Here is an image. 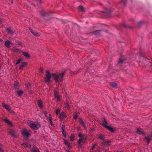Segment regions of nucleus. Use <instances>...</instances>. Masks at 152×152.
Wrapping results in <instances>:
<instances>
[{
    "mask_svg": "<svg viewBox=\"0 0 152 152\" xmlns=\"http://www.w3.org/2000/svg\"><path fill=\"white\" fill-rule=\"evenodd\" d=\"M64 74L65 72H63L61 73H59L58 75L53 73L51 75L49 71H47L45 82H49L51 78V76L53 78L54 80L56 82H59V81H62Z\"/></svg>",
    "mask_w": 152,
    "mask_h": 152,
    "instance_id": "f257e3e1",
    "label": "nucleus"
},
{
    "mask_svg": "<svg viewBox=\"0 0 152 152\" xmlns=\"http://www.w3.org/2000/svg\"><path fill=\"white\" fill-rule=\"evenodd\" d=\"M29 124L30 127L31 129L35 130L38 129V128L40 127L41 126L39 124L37 123L36 124H35L31 121H30Z\"/></svg>",
    "mask_w": 152,
    "mask_h": 152,
    "instance_id": "f03ea898",
    "label": "nucleus"
},
{
    "mask_svg": "<svg viewBox=\"0 0 152 152\" xmlns=\"http://www.w3.org/2000/svg\"><path fill=\"white\" fill-rule=\"evenodd\" d=\"M40 13L42 16L45 17L50 15L52 13L51 12H46L42 10L40 12Z\"/></svg>",
    "mask_w": 152,
    "mask_h": 152,
    "instance_id": "7ed1b4c3",
    "label": "nucleus"
},
{
    "mask_svg": "<svg viewBox=\"0 0 152 152\" xmlns=\"http://www.w3.org/2000/svg\"><path fill=\"white\" fill-rule=\"evenodd\" d=\"M102 125L105 128H107L108 126V123L105 120L104 118L102 119Z\"/></svg>",
    "mask_w": 152,
    "mask_h": 152,
    "instance_id": "20e7f679",
    "label": "nucleus"
},
{
    "mask_svg": "<svg viewBox=\"0 0 152 152\" xmlns=\"http://www.w3.org/2000/svg\"><path fill=\"white\" fill-rule=\"evenodd\" d=\"M64 142L65 145L67 146L69 149L72 148V147L70 145L69 141L66 139H64Z\"/></svg>",
    "mask_w": 152,
    "mask_h": 152,
    "instance_id": "39448f33",
    "label": "nucleus"
},
{
    "mask_svg": "<svg viewBox=\"0 0 152 152\" xmlns=\"http://www.w3.org/2000/svg\"><path fill=\"white\" fill-rule=\"evenodd\" d=\"M22 134L25 138H28L30 135V133L28 132L25 130H24L23 131Z\"/></svg>",
    "mask_w": 152,
    "mask_h": 152,
    "instance_id": "423d86ee",
    "label": "nucleus"
},
{
    "mask_svg": "<svg viewBox=\"0 0 152 152\" xmlns=\"http://www.w3.org/2000/svg\"><path fill=\"white\" fill-rule=\"evenodd\" d=\"M54 97L55 98L57 99L58 101H59L60 100V99L58 93L56 90L54 91Z\"/></svg>",
    "mask_w": 152,
    "mask_h": 152,
    "instance_id": "0eeeda50",
    "label": "nucleus"
},
{
    "mask_svg": "<svg viewBox=\"0 0 152 152\" xmlns=\"http://www.w3.org/2000/svg\"><path fill=\"white\" fill-rule=\"evenodd\" d=\"M151 140L150 137L149 136H145L144 137V140L145 141L148 145L149 143Z\"/></svg>",
    "mask_w": 152,
    "mask_h": 152,
    "instance_id": "6e6552de",
    "label": "nucleus"
},
{
    "mask_svg": "<svg viewBox=\"0 0 152 152\" xmlns=\"http://www.w3.org/2000/svg\"><path fill=\"white\" fill-rule=\"evenodd\" d=\"M3 121L5 122L7 124H8L9 125L12 126V122L10 121L7 118H5L3 119Z\"/></svg>",
    "mask_w": 152,
    "mask_h": 152,
    "instance_id": "1a4fd4ad",
    "label": "nucleus"
},
{
    "mask_svg": "<svg viewBox=\"0 0 152 152\" xmlns=\"http://www.w3.org/2000/svg\"><path fill=\"white\" fill-rule=\"evenodd\" d=\"M6 31L8 33L10 34V35H12L14 33V31L12 30L11 28H7L6 30Z\"/></svg>",
    "mask_w": 152,
    "mask_h": 152,
    "instance_id": "9d476101",
    "label": "nucleus"
},
{
    "mask_svg": "<svg viewBox=\"0 0 152 152\" xmlns=\"http://www.w3.org/2000/svg\"><path fill=\"white\" fill-rule=\"evenodd\" d=\"M102 30H97L93 32V34L95 35L96 36H99L100 35V33Z\"/></svg>",
    "mask_w": 152,
    "mask_h": 152,
    "instance_id": "9b49d317",
    "label": "nucleus"
},
{
    "mask_svg": "<svg viewBox=\"0 0 152 152\" xmlns=\"http://www.w3.org/2000/svg\"><path fill=\"white\" fill-rule=\"evenodd\" d=\"M79 122L80 124L82 125L83 127L84 128L86 129V126L85 124L84 123L83 120L81 118H79Z\"/></svg>",
    "mask_w": 152,
    "mask_h": 152,
    "instance_id": "f8f14e48",
    "label": "nucleus"
},
{
    "mask_svg": "<svg viewBox=\"0 0 152 152\" xmlns=\"http://www.w3.org/2000/svg\"><path fill=\"white\" fill-rule=\"evenodd\" d=\"M11 44V43L10 42V41L9 40H7L5 43L4 45L6 47H7V48H9L10 47V44Z\"/></svg>",
    "mask_w": 152,
    "mask_h": 152,
    "instance_id": "ddd939ff",
    "label": "nucleus"
},
{
    "mask_svg": "<svg viewBox=\"0 0 152 152\" xmlns=\"http://www.w3.org/2000/svg\"><path fill=\"white\" fill-rule=\"evenodd\" d=\"M14 88L15 89H18L19 88V83L17 82H15L14 84Z\"/></svg>",
    "mask_w": 152,
    "mask_h": 152,
    "instance_id": "4468645a",
    "label": "nucleus"
},
{
    "mask_svg": "<svg viewBox=\"0 0 152 152\" xmlns=\"http://www.w3.org/2000/svg\"><path fill=\"white\" fill-rule=\"evenodd\" d=\"M142 129H140L139 128H137V133L140 134H142L144 135H145V134L142 132L141 130H142Z\"/></svg>",
    "mask_w": 152,
    "mask_h": 152,
    "instance_id": "2eb2a0df",
    "label": "nucleus"
},
{
    "mask_svg": "<svg viewBox=\"0 0 152 152\" xmlns=\"http://www.w3.org/2000/svg\"><path fill=\"white\" fill-rule=\"evenodd\" d=\"M65 117H66L65 113L64 112H61L60 114L59 118L62 119Z\"/></svg>",
    "mask_w": 152,
    "mask_h": 152,
    "instance_id": "dca6fc26",
    "label": "nucleus"
},
{
    "mask_svg": "<svg viewBox=\"0 0 152 152\" xmlns=\"http://www.w3.org/2000/svg\"><path fill=\"white\" fill-rule=\"evenodd\" d=\"M23 93V91L21 90H18L17 91V94L19 97L21 96Z\"/></svg>",
    "mask_w": 152,
    "mask_h": 152,
    "instance_id": "f3484780",
    "label": "nucleus"
},
{
    "mask_svg": "<svg viewBox=\"0 0 152 152\" xmlns=\"http://www.w3.org/2000/svg\"><path fill=\"white\" fill-rule=\"evenodd\" d=\"M31 152H40L39 150L35 147L32 148L31 150Z\"/></svg>",
    "mask_w": 152,
    "mask_h": 152,
    "instance_id": "a211bd4d",
    "label": "nucleus"
},
{
    "mask_svg": "<svg viewBox=\"0 0 152 152\" xmlns=\"http://www.w3.org/2000/svg\"><path fill=\"white\" fill-rule=\"evenodd\" d=\"M26 64L27 63L26 62H24L23 63L20 64L19 69H23L26 65Z\"/></svg>",
    "mask_w": 152,
    "mask_h": 152,
    "instance_id": "6ab92c4d",
    "label": "nucleus"
},
{
    "mask_svg": "<svg viewBox=\"0 0 152 152\" xmlns=\"http://www.w3.org/2000/svg\"><path fill=\"white\" fill-rule=\"evenodd\" d=\"M3 106L8 111H10V107L8 105L5 104H2Z\"/></svg>",
    "mask_w": 152,
    "mask_h": 152,
    "instance_id": "aec40b11",
    "label": "nucleus"
},
{
    "mask_svg": "<svg viewBox=\"0 0 152 152\" xmlns=\"http://www.w3.org/2000/svg\"><path fill=\"white\" fill-rule=\"evenodd\" d=\"M110 85L113 87L115 88H117V84L114 82H110Z\"/></svg>",
    "mask_w": 152,
    "mask_h": 152,
    "instance_id": "412c9836",
    "label": "nucleus"
},
{
    "mask_svg": "<svg viewBox=\"0 0 152 152\" xmlns=\"http://www.w3.org/2000/svg\"><path fill=\"white\" fill-rule=\"evenodd\" d=\"M38 105L40 108H42V102L40 99L37 102Z\"/></svg>",
    "mask_w": 152,
    "mask_h": 152,
    "instance_id": "4be33fe9",
    "label": "nucleus"
},
{
    "mask_svg": "<svg viewBox=\"0 0 152 152\" xmlns=\"http://www.w3.org/2000/svg\"><path fill=\"white\" fill-rule=\"evenodd\" d=\"M32 34L34 36L36 37H39L40 36V34L39 33L37 32V31H34Z\"/></svg>",
    "mask_w": 152,
    "mask_h": 152,
    "instance_id": "5701e85b",
    "label": "nucleus"
},
{
    "mask_svg": "<svg viewBox=\"0 0 152 152\" xmlns=\"http://www.w3.org/2000/svg\"><path fill=\"white\" fill-rule=\"evenodd\" d=\"M23 54L26 58H29L30 57V56L27 52H23Z\"/></svg>",
    "mask_w": 152,
    "mask_h": 152,
    "instance_id": "b1692460",
    "label": "nucleus"
},
{
    "mask_svg": "<svg viewBox=\"0 0 152 152\" xmlns=\"http://www.w3.org/2000/svg\"><path fill=\"white\" fill-rule=\"evenodd\" d=\"M106 129H108L111 132H114L115 131V130L114 129H113L112 128L108 126L107 127V128Z\"/></svg>",
    "mask_w": 152,
    "mask_h": 152,
    "instance_id": "393cba45",
    "label": "nucleus"
},
{
    "mask_svg": "<svg viewBox=\"0 0 152 152\" xmlns=\"http://www.w3.org/2000/svg\"><path fill=\"white\" fill-rule=\"evenodd\" d=\"M110 142V141H106L102 142V144L104 146L108 145H109V143Z\"/></svg>",
    "mask_w": 152,
    "mask_h": 152,
    "instance_id": "a878e982",
    "label": "nucleus"
},
{
    "mask_svg": "<svg viewBox=\"0 0 152 152\" xmlns=\"http://www.w3.org/2000/svg\"><path fill=\"white\" fill-rule=\"evenodd\" d=\"M80 139H79L77 141V142L78 144V146L79 148H81L83 145V144H82L81 143V142L80 141Z\"/></svg>",
    "mask_w": 152,
    "mask_h": 152,
    "instance_id": "bb28decb",
    "label": "nucleus"
},
{
    "mask_svg": "<svg viewBox=\"0 0 152 152\" xmlns=\"http://www.w3.org/2000/svg\"><path fill=\"white\" fill-rule=\"evenodd\" d=\"M99 137L100 139H101L102 140H104V137L103 134H101L99 135Z\"/></svg>",
    "mask_w": 152,
    "mask_h": 152,
    "instance_id": "cd10ccee",
    "label": "nucleus"
},
{
    "mask_svg": "<svg viewBox=\"0 0 152 152\" xmlns=\"http://www.w3.org/2000/svg\"><path fill=\"white\" fill-rule=\"evenodd\" d=\"M75 136L74 134H72L70 137V138L71 141H73L74 140Z\"/></svg>",
    "mask_w": 152,
    "mask_h": 152,
    "instance_id": "c85d7f7f",
    "label": "nucleus"
},
{
    "mask_svg": "<svg viewBox=\"0 0 152 152\" xmlns=\"http://www.w3.org/2000/svg\"><path fill=\"white\" fill-rule=\"evenodd\" d=\"M79 139H81L80 141L81 142H83V143H84L86 142V139L84 137L80 138Z\"/></svg>",
    "mask_w": 152,
    "mask_h": 152,
    "instance_id": "c756f323",
    "label": "nucleus"
},
{
    "mask_svg": "<svg viewBox=\"0 0 152 152\" xmlns=\"http://www.w3.org/2000/svg\"><path fill=\"white\" fill-rule=\"evenodd\" d=\"M23 145L25 146L28 147H31V145L30 144L27 142L23 143Z\"/></svg>",
    "mask_w": 152,
    "mask_h": 152,
    "instance_id": "7c9ffc66",
    "label": "nucleus"
},
{
    "mask_svg": "<svg viewBox=\"0 0 152 152\" xmlns=\"http://www.w3.org/2000/svg\"><path fill=\"white\" fill-rule=\"evenodd\" d=\"M78 9L79 10L81 11L82 12L84 11V8L83 6H79L78 7Z\"/></svg>",
    "mask_w": 152,
    "mask_h": 152,
    "instance_id": "2f4dec72",
    "label": "nucleus"
},
{
    "mask_svg": "<svg viewBox=\"0 0 152 152\" xmlns=\"http://www.w3.org/2000/svg\"><path fill=\"white\" fill-rule=\"evenodd\" d=\"M103 12V13H108L110 12V10L107 8H105V10Z\"/></svg>",
    "mask_w": 152,
    "mask_h": 152,
    "instance_id": "473e14b6",
    "label": "nucleus"
},
{
    "mask_svg": "<svg viewBox=\"0 0 152 152\" xmlns=\"http://www.w3.org/2000/svg\"><path fill=\"white\" fill-rule=\"evenodd\" d=\"M124 61V59H122L121 58H120L119 61L118 62V64H119L121 65V64Z\"/></svg>",
    "mask_w": 152,
    "mask_h": 152,
    "instance_id": "72a5a7b5",
    "label": "nucleus"
},
{
    "mask_svg": "<svg viewBox=\"0 0 152 152\" xmlns=\"http://www.w3.org/2000/svg\"><path fill=\"white\" fill-rule=\"evenodd\" d=\"M61 110L60 109L58 108L56 109V114L57 115H58L59 113L60 112Z\"/></svg>",
    "mask_w": 152,
    "mask_h": 152,
    "instance_id": "f704fd0d",
    "label": "nucleus"
},
{
    "mask_svg": "<svg viewBox=\"0 0 152 152\" xmlns=\"http://www.w3.org/2000/svg\"><path fill=\"white\" fill-rule=\"evenodd\" d=\"M22 60V58H19L18 60H17V62L16 63V64H19L20 61Z\"/></svg>",
    "mask_w": 152,
    "mask_h": 152,
    "instance_id": "c9c22d12",
    "label": "nucleus"
},
{
    "mask_svg": "<svg viewBox=\"0 0 152 152\" xmlns=\"http://www.w3.org/2000/svg\"><path fill=\"white\" fill-rule=\"evenodd\" d=\"M126 0H123L121 1V3L123 4L124 6H125L126 5Z\"/></svg>",
    "mask_w": 152,
    "mask_h": 152,
    "instance_id": "e433bc0d",
    "label": "nucleus"
},
{
    "mask_svg": "<svg viewBox=\"0 0 152 152\" xmlns=\"http://www.w3.org/2000/svg\"><path fill=\"white\" fill-rule=\"evenodd\" d=\"M13 50L14 51L16 52H20V50L18 48H14Z\"/></svg>",
    "mask_w": 152,
    "mask_h": 152,
    "instance_id": "4c0bfd02",
    "label": "nucleus"
},
{
    "mask_svg": "<svg viewBox=\"0 0 152 152\" xmlns=\"http://www.w3.org/2000/svg\"><path fill=\"white\" fill-rule=\"evenodd\" d=\"M31 84L29 83H28L26 84V86L28 88H30L31 86Z\"/></svg>",
    "mask_w": 152,
    "mask_h": 152,
    "instance_id": "58836bf2",
    "label": "nucleus"
},
{
    "mask_svg": "<svg viewBox=\"0 0 152 152\" xmlns=\"http://www.w3.org/2000/svg\"><path fill=\"white\" fill-rule=\"evenodd\" d=\"M62 132H64V131H65V127L64 125H63L61 127Z\"/></svg>",
    "mask_w": 152,
    "mask_h": 152,
    "instance_id": "ea45409f",
    "label": "nucleus"
},
{
    "mask_svg": "<svg viewBox=\"0 0 152 152\" xmlns=\"http://www.w3.org/2000/svg\"><path fill=\"white\" fill-rule=\"evenodd\" d=\"M49 121L50 122L51 125L52 126H53V122H52V118L51 117H50L49 119Z\"/></svg>",
    "mask_w": 152,
    "mask_h": 152,
    "instance_id": "a19ab883",
    "label": "nucleus"
},
{
    "mask_svg": "<svg viewBox=\"0 0 152 152\" xmlns=\"http://www.w3.org/2000/svg\"><path fill=\"white\" fill-rule=\"evenodd\" d=\"M10 132L12 136H14L15 135V132L11 130Z\"/></svg>",
    "mask_w": 152,
    "mask_h": 152,
    "instance_id": "79ce46f5",
    "label": "nucleus"
},
{
    "mask_svg": "<svg viewBox=\"0 0 152 152\" xmlns=\"http://www.w3.org/2000/svg\"><path fill=\"white\" fill-rule=\"evenodd\" d=\"M43 114L45 115V116L46 117H47V112L46 111H43Z\"/></svg>",
    "mask_w": 152,
    "mask_h": 152,
    "instance_id": "37998d69",
    "label": "nucleus"
},
{
    "mask_svg": "<svg viewBox=\"0 0 152 152\" xmlns=\"http://www.w3.org/2000/svg\"><path fill=\"white\" fill-rule=\"evenodd\" d=\"M62 132V134L63 135H64V137L65 138H66V134L65 133V131H64V132Z\"/></svg>",
    "mask_w": 152,
    "mask_h": 152,
    "instance_id": "c03bdc74",
    "label": "nucleus"
},
{
    "mask_svg": "<svg viewBox=\"0 0 152 152\" xmlns=\"http://www.w3.org/2000/svg\"><path fill=\"white\" fill-rule=\"evenodd\" d=\"M78 117V115L77 114H75L74 116V118L75 119H76Z\"/></svg>",
    "mask_w": 152,
    "mask_h": 152,
    "instance_id": "a18cd8bd",
    "label": "nucleus"
},
{
    "mask_svg": "<svg viewBox=\"0 0 152 152\" xmlns=\"http://www.w3.org/2000/svg\"><path fill=\"white\" fill-rule=\"evenodd\" d=\"M121 26L122 27H124L125 28H127L126 26L125 25L124 23H122L121 24Z\"/></svg>",
    "mask_w": 152,
    "mask_h": 152,
    "instance_id": "49530a36",
    "label": "nucleus"
},
{
    "mask_svg": "<svg viewBox=\"0 0 152 152\" xmlns=\"http://www.w3.org/2000/svg\"><path fill=\"white\" fill-rule=\"evenodd\" d=\"M83 135L81 134H79L78 135V136L80 138H82V137L83 136Z\"/></svg>",
    "mask_w": 152,
    "mask_h": 152,
    "instance_id": "de8ad7c7",
    "label": "nucleus"
},
{
    "mask_svg": "<svg viewBox=\"0 0 152 152\" xmlns=\"http://www.w3.org/2000/svg\"><path fill=\"white\" fill-rule=\"evenodd\" d=\"M17 44L18 45H21L22 46V43L20 42H18Z\"/></svg>",
    "mask_w": 152,
    "mask_h": 152,
    "instance_id": "09e8293b",
    "label": "nucleus"
},
{
    "mask_svg": "<svg viewBox=\"0 0 152 152\" xmlns=\"http://www.w3.org/2000/svg\"><path fill=\"white\" fill-rule=\"evenodd\" d=\"M95 146H96V145L95 144L93 145L92 148H91L92 150H93L95 148Z\"/></svg>",
    "mask_w": 152,
    "mask_h": 152,
    "instance_id": "8fccbe9b",
    "label": "nucleus"
},
{
    "mask_svg": "<svg viewBox=\"0 0 152 152\" xmlns=\"http://www.w3.org/2000/svg\"><path fill=\"white\" fill-rule=\"evenodd\" d=\"M38 4H40L41 3V1L40 0H36Z\"/></svg>",
    "mask_w": 152,
    "mask_h": 152,
    "instance_id": "3c124183",
    "label": "nucleus"
},
{
    "mask_svg": "<svg viewBox=\"0 0 152 152\" xmlns=\"http://www.w3.org/2000/svg\"><path fill=\"white\" fill-rule=\"evenodd\" d=\"M29 30L32 33L33 31H34L33 30H32L31 28H29Z\"/></svg>",
    "mask_w": 152,
    "mask_h": 152,
    "instance_id": "603ef678",
    "label": "nucleus"
},
{
    "mask_svg": "<svg viewBox=\"0 0 152 152\" xmlns=\"http://www.w3.org/2000/svg\"><path fill=\"white\" fill-rule=\"evenodd\" d=\"M66 107H67V108H69V105L68 104H67V105H66Z\"/></svg>",
    "mask_w": 152,
    "mask_h": 152,
    "instance_id": "864d4df0",
    "label": "nucleus"
},
{
    "mask_svg": "<svg viewBox=\"0 0 152 152\" xmlns=\"http://www.w3.org/2000/svg\"><path fill=\"white\" fill-rule=\"evenodd\" d=\"M1 144L0 143V151H1L2 150L1 149Z\"/></svg>",
    "mask_w": 152,
    "mask_h": 152,
    "instance_id": "5fc2aeb1",
    "label": "nucleus"
},
{
    "mask_svg": "<svg viewBox=\"0 0 152 152\" xmlns=\"http://www.w3.org/2000/svg\"><path fill=\"white\" fill-rule=\"evenodd\" d=\"M142 23V21H141V22H140L139 23H138L139 25V26H140V24L141 23Z\"/></svg>",
    "mask_w": 152,
    "mask_h": 152,
    "instance_id": "6e6d98bb",
    "label": "nucleus"
},
{
    "mask_svg": "<svg viewBox=\"0 0 152 152\" xmlns=\"http://www.w3.org/2000/svg\"><path fill=\"white\" fill-rule=\"evenodd\" d=\"M100 152L99 150L98 149H97L96 150V152Z\"/></svg>",
    "mask_w": 152,
    "mask_h": 152,
    "instance_id": "4d7b16f0",
    "label": "nucleus"
},
{
    "mask_svg": "<svg viewBox=\"0 0 152 152\" xmlns=\"http://www.w3.org/2000/svg\"><path fill=\"white\" fill-rule=\"evenodd\" d=\"M11 3L12 4L13 3V0H11Z\"/></svg>",
    "mask_w": 152,
    "mask_h": 152,
    "instance_id": "13d9d810",
    "label": "nucleus"
},
{
    "mask_svg": "<svg viewBox=\"0 0 152 152\" xmlns=\"http://www.w3.org/2000/svg\"><path fill=\"white\" fill-rule=\"evenodd\" d=\"M114 152H122V151H114Z\"/></svg>",
    "mask_w": 152,
    "mask_h": 152,
    "instance_id": "bf43d9fd",
    "label": "nucleus"
},
{
    "mask_svg": "<svg viewBox=\"0 0 152 152\" xmlns=\"http://www.w3.org/2000/svg\"><path fill=\"white\" fill-rule=\"evenodd\" d=\"M66 151V152H70V151Z\"/></svg>",
    "mask_w": 152,
    "mask_h": 152,
    "instance_id": "052dcab7",
    "label": "nucleus"
},
{
    "mask_svg": "<svg viewBox=\"0 0 152 152\" xmlns=\"http://www.w3.org/2000/svg\"><path fill=\"white\" fill-rule=\"evenodd\" d=\"M46 20H49V19H46Z\"/></svg>",
    "mask_w": 152,
    "mask_h": 152,
    "instance_id": "680f3d73",
    "label": "nucleus"
},
{
    "mask_svg": "<svg viewBox=\"0 0 152 152\" xmlns=\"http://www.w3.org/2000/svg\"><path fill=\"white\" fill-rule=\"evenodd\" d=\"M41 72H42H42H42V70L41 71Z\"/></svg>",
    "mask_w": 152,
    "mask_h": 152,
    "instance_id": "e2e57ef3",
    "label": "nucleus"
},
{
    "mask_svg": "<svg viewBox=\"0 0 152 152\" xmlns=\"http://www.w3.org/2000/svg\"><path fill=\"white\" fill-rule=\"evenodd\" d=\"M151 135L152 136V132L151 133Z\"/></svg>",
    "mask_w": 152,
    "mask_h": 152,
    "instance_id": "0e129e2a",
    "label": "nucleus"
}]
</instances>
